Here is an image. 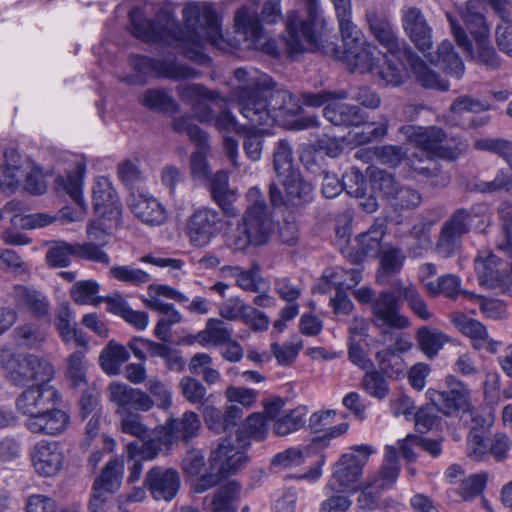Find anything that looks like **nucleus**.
<instances>
[{
    "mask_svg": "<svg viewBox=\"0 0 512 512\" xmlns=\"http://www.w3.org/2000/svg\"><path fill=\"white\" fill-rule=\"evenodd\" d=\"M93 205L100 217L110 214L114 219L120 215L119 197L106 177L96 179L93 186Z\"/></svg>",
    "mask_w": 512,
    "mask_h": 512,
    "instance_id": "nucleus-27",
    "label": "nucleus"
},
{
    "mask_svg": "<svg viewBox=\"0 0 512 512\" xmlns=\"http://www.w3.org/2000/svg\"><path fill=\"white\" fill-rule=\"evenodd\" d=\"M234 26L247 42V48H258L264 38V30L258 18L256 7L243 5L235 11Z\"/></svg>",
    "mask_w": 512,
    "mask_h": 512,
    "instance_id": "nucleus-24",
    "label": "nucleus"
},
{
    "mask_svg": "<svg viewBox=\"0 0 512 512\" xmlns=\"http://www.w3.org/2000/svg\"><path fill=\"white\" fill-rule=\"evenodd\" d=\"M323 279L327 285L335 288L336 291H346L354 288L362 280L360 269H344L335 267L325 270Z\"/></svg>",
    "mask_w": 512,
    "mask_h": 512,
    "instance_id": "nucleus-41",
    "label": "nucleus"
},
{
    "mask_svg": "<svg viewBox=\"0 0 512 512\" xmlns=\"http://www.w3.org/2000/svg\"><path fill=\"white\" fill-rule=\"evenodd\" d=\"M70 423L66 412L49 406L26 420V428L39 435L56 436L63 433Z\"/></svg>",
    "mask_w": 512,
    "mask_h": 512,
    "instance_id": "nucleus-21",
    "label": "nucleus"
},
{
    "mask_svg": "<svg viewBox=\"0 0 512 512\" xmlns=\"http://www.w3.org/2000/svg\"><path fill=\"white\" fill-rule=\"evenodd\" d=\"M207 181L209 182L212 199L215 202H221L226 197L236 196L235 191L230 188L229 174L226 171H217L215 174L210 175Z\"/></svg>",
    "mask_w": 512,
    "mask_h": 512,
    "instance_id": "nucleus-64",
    "label": "nucleus"
},
{
    "mask_svg": "<svg viewBox=\"0 0 512 512\" xmlns=\"http://www.w3.org/2000/svg\"><path fill=\"white\" fill-rule=\"evenodd\" d=\"M118 416L120 417L119 428L121 432L140 440L148 437L149 429L142 422V416L139 413L129 411Z\"/></svg>",
    "mask_w": 512,
    "mask_h": 512,
    "instance_id": "nucleus-62",
    "label": "nucleus"
},
{
    "mask_svg": "<svg viewBox=\"0 0 512 512\" xmlns=\"http://www.w3.org/2000/svg\"><path fill=\"white\" fill-rule=\"evenodd\" d=\"M200 429V417L193 411H186L181 417L170 418L165 424L166 436L170 444L173 441L189 442L199 435Z\"/></svg>",
    "mask_w": 512,
    "mask_h": 512,
    "instance_id": "nucleus-28",
    "label": "nucleus"
},
{
    "mask_svg": "<svg viewBox=\"0 0 512 512\" xmlns=\"http://www.w3.org/2000/svg\"><path fill=\"white\" fill-rule=\"evenodd\" d=\"M459 14L474 38L485 39L486 36H489L490 30L486 23L481 0H469L464 7L459 9Z\"/></svg>",
    "mask_w": 512,
    "mask_h": 512,
    "instance_id": "nucleus-33",
    "label": "nucleus"
},
{
    "mask_svg": "<svg viewBox=\"0 0 512 512\" xmlns=\"http://www.w3.org/2000/svg\"><path fill=\"white\" fill-rule=\"evenodd\" d=\"M128 204L134 216L146 225L160 226L167 219L165 207L152 195L132 192Z\"/></svg>",
    "mask_w": 512,
    "mask_h": 512,
    "instance_id": "nucleus-20",
    "label": "nucleus"
},
{
    "mask_svg": "<svg viewBox=\"0 0 512 512\" xmlns=\"http://www.w3.org/2000/svg\"><path fill=\"white\" fill-rule=\"evenodd\" d=\"M462 294L467 299L478 304L480 311L487 318L493 320H505L509 317L506 303L499 299H489L468 291H463Z\"/></svg>",
    "mask_w": 512,
    "mask_h": 512,
    "instance_id": "nucleus-45",
    "label": "nucleus"
},
{
    "mask_svg": "<svg viewBox=\"0 0 512 512\" xmlns=\"http://www.w3.org/2000/svg\"><path fill=\"white\" fill-rule=\"evenodd\" d=\"M468 141L459 136H447L440 142L439 150L436 158L448 161H455L468 150Z\"/></svg>",
    "mask_w": 512,
    "mask_h": 512,
    "instance_id": "nucleus-61",
    "label": "nucleus"
},
{
    "mask_svg": "<svg viewBox=\"0 0 512 512\" xmlns=\"http://www.w3.org/2000/svg\"><path fill=\"white\" fill-rule=\"evenodd\" d=\"M380 52L371 43L365 42L358 47L343 52L342 60L351 72H375L380 62Z\"/></svg>",
    "mask_w": 512,
    "mask_h": 512,
    "instance_id": "nucleus-26",
    "label": "nucleus"
},
{
    "mask_svg": "<svg viewBox=\"0 0 512 512\" xmlns=\"http://www.w3.org/2000/svg\"><path fill=\"white\" fill-rule=\"evenodd\" d=\"M400 132L406 136L407 140L426 154L427 160L423 161L414 154L408 159L409 165L413 171L426 178L429 183L436 188H444L449 185L451 176L443 172L441 165L434 159L437 157L440 142L445 137V131L437 126L416 127L405 125L400 128Z\"/></svg>",
    "mask_w": 512,
    "mask_h": 512,
    "instance_id": "nucleus-3",
    "label": "nucleus"
},
{
    "mask_svg": "<svg viewBox=\"0 0 512 512\" xmlns=\"http://www.w3.org/2000/svg\"><path fill=\"white\" fill-rule=\"evenodd\" d=\"M461 279L454 274L440 276L435 283L426 284V292L435 297L444 295L453 298L460 293Z\"/></svg>",
    "mask_w": 512,
    "mask_h": 512,
    "instance_id": "nucleus-58",
    "label": "nucleus"
},
{
    "mask_svg": "<svg viewBox=\"0 0 512 512\" xmlns=\"http://www.w3.org/2000/svg\"><path fill=\"white\" fill-rule=\"evenodd\" d=\"M370 182L373 191L380 193L388 201L399 186L392 174L378 168L371 170Z\"/></svg>",
    "mask_w": 512,
    "mask_h": 512,
    "instance_id": "nucleus-60",
    "label": "nucleus"
},
{
    "mask_svg": "<svg viewBox=\"0 0 512 512\" xmlns=\"http://www.w3.org/2000/svg\"><path fill=\"white\" fill-rule=\"evenodd\" d=\"M416 341L420 350L431 359L438 354L448 338L437 329L421 327L416 332Z\"/></svg>",
    "mask_w": 512,
    "mask_h": 512,
    "instance_id": "nucleus-44",
    "label": "nucleus"
},
{
    "mask_svg": "<svg viewBox=\"0 0 512 512\" xmlns=\"http://www.w3.org/2000/svg\"><path fill=\"white\" fill-rule=\"evenodd\" d=\"M160 60H154L146 56H132L129 59L131 67L139 74L138 76H130L126 81L134 85H143L145 80L143 76L154 75L158 77V64Z\"/></svg>",
    "mask_w": 512,
    "mask_h": 512,
    "instance_id": "nucleus-55",
    "label": "nucleus"
},
{
    "mask_svg": "<svg viewBox=\"0 0 512 512\" xmlns=\"http://www.w3.org/2000/svg\"><path fill=\"white\" fill-rule=\"evenodd\" d=\"M176 91L180 100L190 106L193 117L202 123L213 119L211 104L221 107L224 103V98L217 91L202 84H181Z\"/></svg>",
    "mask_w": 512,
    "mask_h": 512,
    "instance_id": "nucleus-13",
    "label": "nucleus"
},
{
    "mask_svg": "<svg viewBox=\"0 0 512 512\" xmlns=\"http://www.w3.org/2000/svg\"><path fill=\"white\" fill-rule=\"evenodd\" d=\"M451 321L463 335L472 340L473 347L477 350L487 349L495 352L500 345L498 341L489 338L487 328L478 320L462 313H455L451 315Z\"/></svg>",
    "mask_w": 512,
    "mask_h": 512,
    "instance_id": "nucleus-25",
    "label": "nucleus"
},
{
    "mask_svg": "<svg viewBox=\"0 0 512 512\" xmlns=\"http://www.w3.org/2000/svg\"><path fill=\"white\" fill-rule=\"evenodd\" d=\"M240 486L235 481L221 485L213 494L204 498V505L210 500V512H234L233 502L239 497Z\"/></svg>",
    "mask_w": 512,
    "mask_h": 512,
    "instance_id": "nucleus-37",
    "label": "nucleus"
},
{
    "mask_svg": "<svg viewBox=\"0 0 512 512\" xmlns=\"http://www.w3.org/2000/svg\"><path fill=\"white\" fill-rule=\"evenodd\" d=\"M107 396L110 402L117 405V415L129 412L131 408L146 412L154 406V401L149 394L117 381L109 384Z\"/></svg>",
    "mask_w": 512,
    "mask_h": 512,
    "instance_id": "nucleus-17",
    "label": "nucleus"
},
{
    "mask_svg": "<svg viewBox=\"0 0 512 512\" xmlns=\"http://www.w3.org/2000/svg\"><path fill=\"white\" fill-rule=\"evenodd\" d=\"M246 198L248 205L240 223L252 233L256 246L264 245L273 229L271 211L258 187L250 188Z\"/></svg>",
    "mask_w": 512,
    "mask_h": 512,
    "instance_id": "nucleus-9",
    "label": "nucleus"
},
{
    "mask_svg": "<svg viewBox=\"0 0 512 512\" xmlns=\"http://www.w3.org/2000/svg\"><path fill=\"white\" fill-rule=\"evenodd\" d=\"M307 8L308 18L302 19L300 14L291 10L287 13L285 38L291 55L318 48V36L314 30L315 18L319 10L318 0H301Z\"/></svg>",
    "mask_w": 512,
    "mask_h": 512,
    "instance_id": "nucleus-7",
    "label": "nucleus"
},
{
    "mask_svg": "<svg viewBox=\"0 0 512 512\" xmlns=\"http://www.w3.org/2000/svg\"><path fill=\"white\" fill-rule=\"evenodd\" d=\"M237 86L230 99L239 106L241 114L253 125H272L279 121L280 96L284 90L276 89L270 76L257 69L238 68L234 71Z\"/></svg>",
    "mask_w": 512,
    "mask_h": 512,
    "instance_id": "nucleus-2",
    "label": "nucleus"
},
{
    "mask_svg": "<svg viewBox=\"0 0 512 512\" xmlns=\"http://www.w3.org/2000/svg\"><path fill=\"white\" fill-rule=\"evenodd\" d=\"M355 299L363 304L372 305V322L383 335L389 334L392 330H402L410 326L409 319L399 312L396 296L388 291L381 292L372 301L374 291L367 286L361 287L353 292Z\"/></svg>",
    "mask_w": 512,
    "mask_h": 512,
    "instance_id": "nucleus-5",
    "label": "nucleus"
},
{
    "mask_svg": "<svg viewBox=\"0 0 512 512\" xmlns=\"http://www.w3.org/2000/svg\"><path fill=\"white\" fill-rule=\"evenodd\" d=\"M139 102L147 109L159 112H174L179 108L175 99L166 90L160 88L146 90L139 97Z\"/></svg>",
    "mask_w": 512,
    "mask_h": 512,
    "instance_id": "nucleus-42",
    "label": "nucleus"
},
{
    "mask_svg": "<svg viewBox=\"0 0 512 512\" xmlns=\"http://www.w3.org/2000/svg\"><path fill=\"white\" fill-rule=\"evenodd\" d=\"M325 118L336 126H359L365 123V115L354 105L332 100L323 110Z\"/></svg>",
    "mask_w": 512,
    "mask_h": 512,
    "instance_id": "nucleus-31",
    "label": "nucleus"
},
{
    "mask_svg": "<svg viewBox=\"0 0 512 512\" xmlns=\"http://www.w3.org/2000/svg\"><path fill=\"white\" fill-rule=\"evenodd\" d=\"M376 360L381 370L391 378L403 376L406 371L404 359L392 348L379 351L376 354Z\"/></svg>",
    "mask_w": 512,
    "mask_h": 512,
    "instance_id": "nucleus-50",
    "label": "nucleus"
},
{
    "mask_svg": "<svg viewBox=\"0 0 512 512\" xmlns=\"http://www.w3.org/2000/svg\"><path fill=\"white\" fill-rule=\"evenodd\" d=\"M427 57L431 63L440 66L456 79H460L464 74V63L454 52L452 43L447 40L439 45L436 52H429Z\"/></svg>",
    "mask_w": 512,
    "mask_h": 512,
    "instance_id": "nucleus-34",
    "label": "nucleus"
},
{
    "mask_svg": "<svg viewBox=\"0 0 512 512\" xmlns=\"http://www.w3.org/2000/svg\"><path fill=\"white\" fill-rule=\"evenodd\" d=\"M277 180L283 186L284 194L278 184L274 182L270 184L269 198L274 207L299 206L312 200L313 187L302 177L299 170L279 177Z\"/></svg>",
    "mask_w": 512,
    "mask_h": 512,
    "instance_id": "nucleus-12",
    "label": "nucleus"
},
{
    "mask_svg": "<svg viewBox=\"0 0 512 512\" xmlns=\"http://www.w3.org/2000/svg\"><path fill=\"white\" fill-rule=\"evenodd\" d=\"M201 73L198 70L176 60L163 59L158 64V77L172 81L192 80L199 78Z\"/></svg>",
    "mask_w": 512,
    "mask_h": 512,
    "instance_id": "nucleus-43",
    "label": "nucleus"
},
{
    "mask_svg": "<svg viewBox=\"0 0 512 512\" xmlns=\"http://www.w3.org/2000/svg\"><path fill=\"white\" fill-rule=\"evenodd\" d=\"M30 456L35 471L43 477L58 474L65 460L63 447L56 441L40 440L33 446Z\"/></svg>",
    "mask_w": 512,
    "mask_h": 512,
    "instance_id": "nucleus-18",
    "label": "nucleus"
},
{
    "mask_svg": "<svg viewBox=\"0 0 512 512\" xmlns=\"http://www.w3.org/2000/svg\"><path fill=\"white\" fill-rule=\"evenodd\" d=\"M366 21L371 34L387 49L391 56L397 58L404 57L411 64L422 86L441 91L448 90V83L430 70L410 47H407L405 43H401L391 22L386 17L380 16L375 12H367Z\"/></svg>",
    "mask_w": 512,
    "mask_h": 512,
    "instance_id": "nucleus-4",
    "label": "nucleus"
},
{
    "mask_svg": "<svg viewBox=\"0 0 512 512\" xmlns=\"http://www.w3.org/2000/svg\"><path fill=\"white\" fill-rule=\"evenodd\" d=\"M403 29L416 47L426 53L432 48V29L424 15L417 8H408L403 11Z\"/></svg>",
    "mask_w": 512,
    "mask_h": 512,
    "instance_id": "nucleus-22",
    "label": "nucleus"
},
{
    "mask_svg": "<svg viewBox=\"0 0 512 512\" xmlns=\"http://www.w3.org/2000/svg\"><path fill=\"white\" fill-rule=\"evenodd\" d=\"M498 216L504 239L497 243V248L511 259L512 266V204L501 205Z\"/></svg>",
    "mask_w": 512,
    "mask_h": 512,
    "instance_id": "nucleus-56",
    "label": "nucleus"
},
{
    "mask_svg": "<svg viewBox=\"0 0 512 512\" xmlns=\"http://www.w3.org/2000/svg\"><path fill=\"white\" fill-rule=\"evenodd\" d=\"M232 337V330L221 319L210 318L206 322L205 329L198 332L194 337L202 346L213 345L218 346L229 342Z\"/></svg>",
    "mask_w": 512,
    "mask_h": 512,
    "instance_id": "nucleus-39",
    "label": "nucleus"
},
{
    "mask_svg": "<svg viewBox=\"0 0 512 512\" xmlns=\"http://www.w3.org/2000/svg\"><path fill=\"white\" fill-rule=\"evenodd\" d=\"M59 400L58 391L49 384H37L23 391L16 400L17 410L28 418Z\"/></svg>",
    "mask_w": 512,
    "mask_h": 512,
    "instance_id": "nucleus-19",
    "label": "nucleus"
},
{
    "mask_svg": "<svg viewBox=\"0 0 512 512\" xmlns=\"http://www.w3.org/2000/svg\"><path fill=\"white\" fill-rule=\"evenodd\" d=\"M266 435L265 419L261 414L250 415L243 426L238 429L236 440L242 446H248L250 440L262 441Z\"/></svg>",
    "mask_w": 512,
    "mask_h": 512,
    "instance_id": "nucleus-48",
    "label": "nucleus"
},
{
    "mask_svg": "<svg viewBox=\"0 0 512 512\" xmlns=\"http://www.w3.org/2000/svg\"><path fill=\"white\" fill-rule=\"evenodd\" d=\"M449 390L438 391L429 389L427 395L431 403L443 414L454 416L461 413V418L465 423L468 418L471 419L475 427L483 424L482 417L471 407L467 386L455 376L447 377Z\"/></svg>",
    "mask_w": 512,
    "mask_h": 512,
    "instance_id": "nucleus-6",
    "label": "nucleus"
},
{
    "mask_svg": "<svg viewBox=\"0 0 512 512\" xmlns=\"http://www.w3.org/2000/svg\"><path fill=\"white\" fill-rule=\"evenodd\" d=\"M306 415L307 410L305 407H297L291 410L288 414L275 420L273 425L274 433L278 436H286L297 431L304 425Z\"/></svg>",
    "mask_w": 512,
    "mask_h": 512,
    "instance_id": "nucleus-49",
    "label": "nucleus"
},
{
    "mask_svg": "<svg viewBox=\"0 0 512 512\" xmlns=\"http://www.w3.org/2000/svg\"><path fill=\"white\" fill-rule=\"evenodd\" d=\"M71 256H75L74 244L56 241L48 249L45 260L50 267L62 268L70 264Z\"/></svg>",
    "mask_w": 512,
    "mask_h": 512,
    "instance_id": "nucleus-54",
    "label": "nucleus"
},
{
    "mask_svg": "<svg viewBox=\"0 0 512 512\" xmlns=\"http://www.w3.org/2000/svg\"><path fill=\"white\" fill-rule=\"evenodd\" d=\"M133 34L148 42H163L176 45L186 57L198 60L202 57L201 48L206 44L218 46L222 41L219 18L207 3L189 2L183 9L186 31H183L168 9H160L154 21L145 17L140 7L129 13Z\"/></svg>",
    "mask_w": 512,
    "mask_h": 512,
    "instance_id": "nucleus-1",
    "label": "nucleus"
},
{
    "mask_svg": "<svg viewBox=\"0 0 512 512\" xmlns=\"http://www.w3.org/2000/svg\"><path fill=\"white\" fill-rule=\"evenodd\" d=\"M382 58H385L384 63L379 65L378 62L374 73L379 76L385 85L399 86L407 77L409 69L415 75L416 80L421 83L416 73L413 71L411 64L408 63L404 57L397 58L389 54V57L382 56Z\"/></svg>",
    "mask_w": 512,
    "mask_h": 512,
    "instance_id": "nucleus-32",
    "label": "nucleus"
},
{
    "mask_svg": "<svg viewBox=\"0 0 512 512\" xmlns=\"http://www.w3.org/2000/svg\"><path fill=\"white\" fill-rule=\"evenodd\" d=\"M386 233L383 224H374L370 229L359 235L357 241V260L362 261L364 257H376L381 248V241Z\"/></svg>",
    "mask_w": 512,
    "mask_h": 512,
    "instance_id": "nucleus-40",
    "label": "nucleus"
},
{
    "mask_svg": "<svg viewBox=\"0 0 512 512\" xmlns=\"http://www.w3.org/2000/svg\"><path fill=\"white\" fill-rule=\"evenodd\" d=\"M109 274L112 278L134 286L144 285L151 280L149 273L142 269L129 265H115L110 268Z\"/></svg>",
    "mask_w": 512,
    "mask_h": 512,
    "instance_id": "nucleus-57",
    "label": "nucleus"
},
{
    "mask_svg": "<svg viewBox=\"0 0 512 512\" xmlns=\"http://www.w3.org/2000/svg\"><path fill=\"white\" fill-rule=\"evenodd\" d=\"M273 169L276 178L298 170L294 166L292 146L286 139H280L275 144L273 151Z\"/></svg>",
    "mask_w": 512,
    "mask_h": 512,
    "instance_id": "nucleus-46",
    "label": "nucleus"
},
{
    "mask_svg": "<svg viewBox=\"0 0 512 512\" xmlns=\"http://www.w3.org/2000/svg\"><path fill=\"white\" fill-rule=\"evenodd\" d=\"M237 444L231 439H222L211 449L209 455L210 470L216 471L221 477L233 475L244 468L248 463L244 449L239 441Z\"/></svg>",
    "mask_w": 512,
    "mask_h": 512,
    "instance_id": "nucleus-14",
    "label": "nucleus"
},
{
    "mask_svg": "<svg viewBox=\"0 0 512 512\" xmlns=\"http://www.w3.org/2000/svg\"><path fill=\"white\" fill-rule=\"evenodd\" d=\"M124 460L119 457L110 459L95 479L93 487L108 494L116 493L122 484Z\"/></svg>",
    "mask_w": 512,
    "mask_h": 512,
    "instance_id": "nucleus-35",
    "label": "nucleus"
},
{
    "mask_svg": "<svg viewBox=\"0 0 512 512\" xmlns=\"http://www.w3.org/2000/svg\"><path fill=\"white\" fill-rule=\"evenodd\" d=\"M65 375L75 388L86 383L85 351L78 350L66 359Z\"/></svg>",
    "mask_w": 512,
    "mask_h": 512,
    "instance_id": "nucleus-51",
    "label": "nucleus"
},
{
    "mask_svg": "<svg viewBox=\"0 0 512 512\" xmlns=\"http://www.w3.org/2000/svg\"><path fill=\"white\" fill-rule=\"evenodd\" d=\"M478 151H486L497 154L512 166V141L503 138H480L473 144Z\"/></svg>",
    "mask_w": 512,
    "mask_h": 512,
    "instance_id": "nucleus-53",
    "label": "nucleus"
},
{
    "mask_svg": "<svg viewBox=\"0 0 512 512\" xmlns=\"http://www.w3.org/2000/svg\"><path fill=\"white\" fill-rule=\"evenodd\" d=\"M375 452L376 449L371 445L351 447L350 452L343 454L336 462L332 477L325 487L326 494L351 488L362 476L364 466Z\"/></svg>",
    "mask_w": 512,
    "mask_h": 512,
    "instance_id": "nucleus-8",
    "label": "nucleus"
},
{
    "mask_svg": "<svg viewBox=\"0 0 512 512\" xmlns=\"http://www.w3.org/2000/svg\"><path fill=\"white\" fill-rule=\"evenodd\" d=\"M472 213L468 209H457L442 225L435 245V252L441 258H451L461 248L462 237L472 224Z\"/></svg>",
    "mask_w": 512,
    "mask_h": 512,
    "instance_id": "nucleus-11",
    "label": "nucleus"
},
{
    "mask_svg": "<svg viewBox=\"0 0 512 512\" xmlns=\"http://www.w3.org/2000/svg\"><path fill=\"white\" fill-rule=\"evenodd\" d=\"M223 271H228L232 276L236 277V283L240 288L251 292L259 291L261 276L258 264H253L249 270H242L238 266H225Z\"/></svg>",
    "mask_w": 512,
    "mask_h": 512,
    "instance_id": "nucleus-52",
    "label": "nucleus"
},
{
    "mask_svg": "<svg viewBox=\"0 0 512 512\" xmlns=\"http://www.w3.org/2000/svg\"><path fill=\"white\" fill-rule=\"evenodd\" d=\"M99 284L92 280L76 282L71 288V297L79 305H97L100 298L97 297Z\"/></svg>",
    "mask_w": 512,
    "mask_h": 512,
    "instance_id": "nucleus-59",
    "label": "nucleus"
},
{
    "mask_svg": "<svg viewBox=\"0 0 512 512\" xmlns=\"http://www.w3.org/2000/svg\"><path fill=\"white\" fill-rule=\"evenodd\" d=\"M12 367L8 371V379L14 385L24 386L28 382L32 381L31 378V370H33V366L37 365L39 367V363L37 362L36 355H26L23 357L14 356Z\"/></svg>",
    "mask_w": 512,
    "mask_h": 512,
    "instance_id": "nucleus-47",
    "label": "nucleus"
},
{
    "mask_svg": "<svg viewBox=\"0 0 512 512\" xmlns=\"http://www.w3.org/2000/svg\"><path fill=\"white\" fill-rule=\"evenodd\" d=\"M507 258L509 262L505 263L489 250L478 252L474 260V266L479 284L482 287L490 290L508 267L512 270L511 259L508 256Z\"/></svg>",
    "mask_w": 512,
    "mask_h": 512,
    "instance_id": "nucleus-23",
    "label": "nucleus"
},
{
    "mask_svg": "<svg viewBox=\"0 0 512 512\" xmlns=\"http://www.w3.org/2000/svg\"><path fill=\"white\" fill-rule=\"evenodd\" d=\"M144 485L154 500L170 502L180 490L181 478L174 468L154 466L146 473Z\"/></svg>",
    "mask_w": 512,
    "mask_h": 512,
    "instance_id": "nucleus-16",
    "label": "nucleus"
},
{
    "mask_svg": "<svg viewBox=\"0 0 512 512\" xmlns=\"http://www.w3.org/2000/svg\"><path fill=\"white\" fill-rule=\"evenodd\" d=\"M173 129L179 134H187L197 148L190 156L191 176L201 182L207 181L211 175V168L207 161V155L210 152L208 134L187 117L174 119Z\"/></svg>",
    "mask_w": 512,
    "mask_h": 512,
    "instance_id": "nucleus-10",
    "label": "nucleus"
},
{
    "mask_svg": "<svg viewBox=\"0 0 512 512\" xmlns=\"http://www.w3.org/2000/svg\"><path fill=\"white\" fill-rule=\"evenodd\" d=\"M5 163L0 170V189L5 193L15 192L23 177V171L19 165L20 156L14 150L6 151Z\"/></svg>",
    "mask_w": 512,
    "mask_h": 512,
    "instance_id": "nucleus-36",
    "label": "nucleus"
},
{
    "mask_svg": "<svg viewBox=\"0 0 512 512\" xmlns=\"http://www.w3.org/2000/svg\"><path fill=\"white\" fill-rule=\"evenodd\" d=\"M74 167L66 172L65 176H58L55 179L56 188L67 193L71 199L80 207H85L82 196V179L85 174V161L76 157L73 161Z\"/></svg>",
    "mask_w": 512,
    "mask_h": 512,
    "instance_id": "nucleus-30",
    "label": "nucleus"
},
{
    "mask_svg": "<svg viewBox=\"0 0 512 512\" xmlns=\"http://www.w3.org/2000/svg\"><path fill=\"white\" fill-rule=\"evenodd\" d=\"M13 295L16 305L36 318H44L50 312L48 297L34 287L17 285L14 287Z\"/></svg>",
    "mask_w": 512,
    "mask_h": 512,
    "instance_id": "nucleus-29",
    "label": "nucleus"
},
{
    "mask_svg": "<svg viewBox=\"0 0 512 512\" xmlns=\"http://www.w3.org/2000/svg\"><path fill=\"white\" fill-rule=\"evenodd\" d=\"M129 359L128 350L121 344L111 340L99 355V364L108 375H118L120 368Z\"/></svg>",
    "mask_w": 512,
    "mask_h": 512,
    "instance_id": "nucleus-38",
    "label": "nucleus"
},
{
    "mask_svg": "<svg viewBox=\"0 0 512 512\" xmlns=\"http://www.w3.org/2000/svg\"><path fill=\"white\" fill-rule=\"evenodd\" d=\"M221 224L219 212L211 208H199L188 218L186 234L194 247L202 248L219 234Z\"/></svg>",
    "mask_w": 512,
    "mask_h": 512,
    "instance_id": "nucleus-15",
    "label": "nucleus"
},
{
    "mask_svg": "<svg viewBox=\"0 0 512 512\" xmlns=\"http://www.w3.org/2000/svg\"><path fill=\"white\" fill-rule=\"evenodd\" d=\"M183 397L192 404L205 405L207 401V389L197 379L185 376L179 383Z\"/></svg>",
    "mask_w": 512,
    "mask_h": 512,
    "instance_id": "nucleus-63",
    "label": "nucleus"
}]
</instances>
